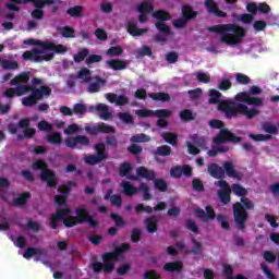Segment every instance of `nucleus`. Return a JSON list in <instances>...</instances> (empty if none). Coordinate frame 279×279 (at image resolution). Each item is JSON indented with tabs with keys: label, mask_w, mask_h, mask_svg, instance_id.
I'll use <instances>...</instances> for the list:
<instances>
[{
	"label": "nucleus",
	"mask_w": 279,
	"mask_h": 279,
	"mask_svg": "<svg viewBox=\"0 0 279 279\" xmlns=\"http://www.w3.org/2000/svg\"><path fill=\"white\" fill-rule=\"evenodd\" d=\"M85 132L88 134H114V128L106 123H101L94 126H85Z\"/></svg>",
	"instance_id": "obj_19"
},
{
	"label": "nucleus",
	"mask_w": 279,
	"mask_h": 279,
	"mask_svg": "<svg viewBox=\"0 0 279 279\" xmlns=\"http://www.w3.org/2000/svg\"><path fill=\"white\" fill-rule=\"evenodd\" d=\"M24 45H34L32 51L23 53L24 60H32L33 62H43L44 60H52L56 53H66L69 50L64 45H56L53 43H45L38 39H28Z\"/></svg>",
	"instance_id": "obj_1"
},
{
	"label": "nucleus",
	"mask_w": 279,
	"mask_h": 279,
	"mask_svg": "<svg viewBox=\"0 0 279 279\" xmlns=\"http://www.w3.org/2000/svg\"><path fill=\"white\" fill-rule=\"evenodd\" d=\"M106 99L110 101V104H114L117 106H125L128 105V97L125 96H119L116 94H106Z\"/></svg>",
	"instance_id": "obj_29"
},
{
	"label": "nucleus",
	"mask_w": 279,
	"mask_h": 279,
	"mask_svg": "<svg viewBox=\"0 0 279 279\" xmlns=\"http://www.w3.org/2000/svg\"><path fill=\"white\" fill-rule=\"evenodd\" d=\"M118 117L120 121H123V123H134V118H132L130 112H120Z\"/></svg>",
	"instance_id": "obj_49"
},
{
	"label": "nucleus",
	"mask_w": 279,
	"mask_h": 279,
	"mask_svg": "<svg viewBox=\"0 0 279 279\" xmlns=\"http://www.w3.org/2000/svg\"><path fill=\"white\" fill-rule=\"evenodd\" d=\"M191 175L192 169L191 166H183V167H173L170 170L171 178H180L181 175Z\"/></svg>",
	"instance_id": "obj_26"
},
{
	"label": "nucleus",
	"mask_w": 279,
	"mask_h": 279,
	"mask_svg": "<svg viewBox=\"0 0 279 279\" xmlns=\"http://www.w3.org/2000/svg\"><path fill=\"white\" fill-rule=\"evenodd\" d=\"M239 137L234 136L230 131L222 129L220 134L213 140V149L207 154L208 156H217L219 153L229 151L230 147L226 143H239Z\"/></svg>",
	"instance_id": "obj_7"
},
{
	"label": "nucleus",
	"mask_w": 279,
	"mask_h": 279,
	"mask_svg": "<svg viewBox=\"0 0 279 279\" xmlns=\"http://www.w3.org/2000/svg\"><path fill=\"white\" fill-rule=\"evenodd\" d=\"M153 208L150 206H145L143 204H138L136 207H135V211L136 213H153Z\"/></svg>",
	"instance_id": "obj_64"
},
{
	"label": "nucleus",
	"mask_w": 279,
	"mask_h": 279,
	"mask_svg": "<svg viewBox=\"0 0 279 279\" xmlns=\"http://www.w3.org/2000/svg\"><path fill=\"white\" fill-rule=\"evenodd\" d=\"M187 149L190 154L197 156V154H199V149H208V147H206V138L193 137L192 142L187 143Z\"/></svg>",
	"instance_id": "obj_17"
},
{
	"label": "nucleus",
	"mask_w": 279,
	"mask_h": 279,
	"mask_svg": "<svg viewBox=\"0 0 279 279\" xmlns=\"http://www.w3.org/2000/svg\"><path fill=\"white\" fill-rule=\"evenodd\" d=\"M209 32H216L220 43H223V45H228L229 47L241 45L243 38H245V34H247L244 27L236 24L216 25L209 28Z\"/></svg>",
	"instance_id": "obj_4"
},
{
	"label": "nucleus",
	"mask_w": 279,
	"mask_h": 279,
	"mask_svg": "<svg viewBox=\"0 0 279 279\" xmlns=\"http://www.w3.org/2000/svg\"><path fill=\"white\" fill-rule=\"evenodd\" d=\"M59 33L61 34V36H63V38H74L75 37V31H73V28L71 27H62L59 28Z\"/></svg>",
	"instance_id": "obj_44"
},
{
	"label": "nucleus",
	"mask_w": 279,
	"mask_h": 279,
	"mask_svg": "<svg viewBox=\"0 0 279 279\" xmlns=\"http://www.w3.org/2000/svg\"><path fill=\"white\" fill-rule=\"evenodd\" d=\"M163 269L166 271H180V269H182V263L181 262L168 263L163 266Z\"/></svg>",
	"instance_id": "obj_42"
},
{
	"label": "nucleus",
	"mask_w": 279,
	"mask_h": 279,
	"mask_svg": "<svg viewBox=\"0 0 279 279\" xmlns=\"http://www.w3.org/2000/svg\"><path fill=\"white\" fill-rule=\"evenodd\" d=\"M70 191H71V187H69V185H61L59 187V193H62L63 195H57L54 197V203L57 204V206H64V204H66L65 195H69Z\"/></svg>",
	"instance_id": "obj_28"
},
{
	"label": "nucleus",
	"mask_w": 279,
	"mask_h": 279,
	"mask_svg": "<svg viewBox=\"0 0 279 279\" xmlns=\"http://www.w3.org/2000/svg\"><path fill=\"white\" fill-rule=\"evenodd\" d=\"M192 254H202V244L195 240H192Z\"/></svg>",
	"instance_id": "obj_54"
},
{
	"label": "nucleus",
	"mask_w": 279,
	"mask_h": 279,
	"mask_svg": "<svg viewBox=\"0 0 279 279\" xmlns=\"http://www.w3.org/2000/svg\"><path fill=\"white\" fill-rule=\"evenodd\" d=\"M107 66L113 71H123V69H126L128 63L125 61L111 59L107 61Z\"/></svg>",
	"instance_id": "obj_33"
},
{
	"label": "nucleus",
	"mask_w": 279,
	"mask_h": 279,
	"mask_svg": "<svg viewBox=\"0 0 279 279\" xmlns=\"http://www.w3.org/2000/svg\"><path fill=\"white\" fill-rule=\"evenodd\" d=\"M33 169L41 171V180L46 182L48 186L56 185V174L49 169H47V163L43 160H37L33 163Z\"/></svg>",
	"instance_id": "obj_15"
},
{
	"label": "nucleus",
	"mask_w": 279,
	"mask_h": 279,
	"mask_svg": "<svg viewBox=\"0 0 279 279\" xmlns=\"http://www.w3.org/2000/svg\"><path fill=\"white\" fill-rule=\"evenodd\" d=\"M130 171H132V166L129 163H123L120 167V175L122 178H128L129 180H138V178H144L145 180H156V172L153 170H147L145 167H140L136 170L137 175L130 174Z\"/></svg>",
	"instance_id": "obj_10"
},
{
	"label": "nucleus",
	"mask_w": 279,
	"mask_h": 279,
	"mask_svg": "<svg viewBox=\"0 0 279 279\" xmlns=\"http://www.w3.org/2000/svg\"><path fill=\"white\" fill-rule=\"evenodd\" d=\"M155 187L158 189V191H167V182L162 179L155 180Z\"/></svg>",
	"instance_id": "obj_58"
},
{
	"label": "nucleus",
	"mask_w": 279,
	"mask_h": 279,
	"mask_svg": "<svg viewBox=\"0 0 279 279\" xmlns=\"http://www.w3.org/2000/svg\"><path fill=\"white\" fill-rule=\"evenodd\" d=\"M123 53V48L120 46L111 47L107 51V56H121Z\"/></svg>",
	"instance_id": "obj_53"
},
{
	"label": "nucleus",
	"mask_w": 279,
	"mask_h": 279,
	"mask_svg": "<svg viewBox=\"0 0 279 279\" xmlns=\"http://www.w3.org/2000/svg\"><path fill=\"white\" fill-rule=\"evenodd\" d=\"M29 199V193H24L23 195L19 196L17 198L13 199V204L15 206H23L25 205V202Z\"/></svg>",
	"instance_id": "obj_48"
},
{
	"label": "nucleus",
	"mask_w": 279,
	"mask_h": 279,
	"mask_svg": "<svg viewBox=\"0 0 279 279\" xmlns=\"http://www.w3.org/2000/svg\"><path fill=\"white\" fill-rule=\"evenodd\" d=\"M63 221L66 228H73V226H77V223H84L86 221L90 228L97 227V220L90 217L86 208H77L76 217L71 216V209H62L57 211V214L51 217V228L56 230L58 228V223Z\"/></svg>",
	"instance_id": "obj_3"
},
{
	"label": "nucleus",
	"mask_w": 279,
	"mask_h": 279,
	"mask_svg": "<svg viewBox=\"0 0 279 279\" xmlns=\"http://www.w3.org/2000/svg\"><path fill=\"white\" fill-rule=\"evenodd\" d=\"M158 156H169L171 154V147L169 146H160L157 148Z\"/></svg>",
	"instance_id": "obj_56"
},
{
	"label": "nucleus",
	"mask_w": 279,
	"mask_h": 279,
	"mask_svg": "<svg viewBox=\"0 0 279 279\" xmlns=\"http://www.w3.org/2000/svg\"><path fill=\"white\" fill-rule=\"evenodd\" d=\"M208 173L213 178H218V179L225 175L223 168L219 167L217 163H213L208 167Z\"/></svg>",
	"instance_id": "obj_35"
},
{
	"label": "nucleus",
	"mask_w": 279,
	"mask_h": 279,
	"mask_svg": "<svg viewBox=\"0 0 279 279\" xmlns=\"http://www.w3.org/2000/svg\"><path fill=\"white\" fill-rule=\"evenodd\" d=\"M47 141L52 145H60L62 143V135L60 133H50L47 135Z\"/></svg>",
	"instance_id": "obj_40"
},
{
	"label": "nucleus",
	"mask_w": 279,
	"mask_h": 279,
	"mask_svg": "<svg viewBox=\"0 0 279 279\" xmlns=\"http://www.w3.org/2000/svg\"><path fill=\"white\" fill-rule=\"evenodd\" d=\"M88 111L89 112H95V111L99 112V117L104 121H109V119H112V111H110L108 106L105 104H98L96 106H90L88 108Z\"/></svg>",
	"instance_id": "obj_20"
},
{
	"label": "nucleus",
	"mask_w": 279,
	"mask_h": 279,
	"mask_svg": "<svg viewBox=\"0 0 279 279\" xmlns=\"http://www.w3.org/2000/svg\"><path fill=\"white\" fill-rule=\"evenodd\" d=\"M19 128H20V130H22L24 132V135L20 136V138H32V136H34V134H36V130L28 129L29 128L28 119H24V120L20 121Z\"/></svg>",
	"instance_id": "obj_24"
},
{
	"label": "nucleus",
	"mask_w": 279,
	"mask_h": 279,
	"mask_svg": "<svg viewBox=\"0 0 279 279\" xmlns=\"http://www.w3.org/2000/svg\"><path fill=\"white\" fill-rule=\"evenodd\" d=\"M264 130L265 132H267V134H278V126L274 124H269V123L265 124Z\"/></svg>",
	"instance_id": "obj_59"
},
{
	"label": "nucleus",
	"mask_w": 279,
	"mask_h": 279,
	"mask_svg": "<svg viewBox=\"0 0 279 279\" xmlns=\"http://www.w3.org/2000/svg\"><path fill=\"white\" fill-rule=\"evenodd\" d=\"M154 10V7L149 4V2H142L137 7V12L141 13L140 15V23H147V14Z\"/></svg>",
	"instance_id": "obj_23"
},
{
	"label": "nucleus",
	"mask_w": 279,
	"mask_h": 279,
	"mask_svg": "<svg viewBox=\"0 0 279 279\" xmlns=\"http://www.w3.org/2000/svg\"><path fill=\"white\" fill-rule=\"evenodd\" d=\"M31 93L28 97H23V95H27ZM51 95V89L49 87H40L39 89H33L29 85H22L16 88H8L4 92V97H23L22 104L26 107L36 106L39 99L43 97H49Z\"/></svg>",
	"instance_id": "obj_5"
},
{
	"label": "nucleus",
	"mask_w": 279,
	"mask_h": 279,
	"mask_svg": "<svg viewBox=\"0 0 279 279\" xmlns=\"http://www.w3.org/2000/svg\"><path fill=\"white\" fill-rule=\"evenodd\" d=\"M182 14H183L184 19L177 20L173 22L174 27H177L179 29L184 27V25H186V20L195 19V12H193V10L191 9V7L189 4L183 5Z\"/></svg>",
	"instance_id": "obj_22"
},
{
	"label": "nucleus",
	"mask_w": 279,
	"mask_h": 279,
	"mask_svg": "<svg viewBox=\"0 0 279 279\" xmlns=\"http://www.w3.org/2000/svg\"><path fill=\"white\" fill-rule=\"evenodd\" d=\"M64 143H65L66 147L80 148V147H86L88 145V143H90V140L87 136L77 135L75 137L65 138Z\"/></svg>",
	"instance_id": "obj_18"
},
{
	"label": "nucleus",
	"mask_w": 279,
	"mask_h": 279,
	"mask_svg": "<svg viewBox=\"0 0 279 279\" xmlns=\"http://www.w3.org/2000/svg\"><path fill=\"white\" fill-rule=\"evenodd\" d=\"M246 10L247 12H250L251 14H256V12H263V14H267V12H269L271 9L269 8V5L262 3V4H256L254 2L248 3L246 5Z\"/></svg>",
	"instance_id": "obj_27"
},
{
	"label": "nucleus",
	"mask_w": 279,
	"mask_h": 279,
	"mask_svg": "<svg viewBox=\"0 0 279 279\" xmlns=\"http://www.w3.org/2000/svg\"><path fill=\"white\" fill-rule=\"evenodd\" d=\"M157 221L158 220L156 219V217L146 219L145 223H146V228H147L148 232H156Z\"/></svg>",
	"instance_id": "obj_46"
},
{
	"label": "nucleus",
	"mask_w": 279,
	"mask_h": 279,
	"mask_svg": "<svg viewBox=\"0 0 279 279\" xmlns=\"http://www.w3.org/2000/svg\"><path fill=\"white\" fill-rule=\"evenodd\" d=\"M87 110L88 108H86L83 104H77L74 106L75 114H86Z\"/></svg>",
	"instance_id": "obj_62"
},
{
	"label": "nucleus",
	"mask_w": 279,
	"mask_h": 279,
	"mask_svg": "<svg viewBox=\"0 0 279 279\" xmlns=\"http://www.w3.org/2000/svg\"><path fill=\"white\" fill-rule=\"evenodd\" d=\"M195 215L199 219H203V221H210V219H215V210L213 207H206V211L203 209L196 208Z\"/></svg>",
	"instance_id": "obj_25"
},
{
	"label": "nucleus",
	"mask_w": 279,
	"mask_h": 279,
	"mask_svg": "<svg viewBox=\"0 0 279 279\" xmlns=\"http://www.w3.org/2000/svg\"><path fill=\"white\" fill-rule=\"evenodd\" d=\"M223 271H225V275L227 276V279H245V277L241 275H239L238 277H230V275L232 274V266L230 265H225Z\"/></svg>",
	"instance_id": "obj_51"
},
{
	"label": "nucleus",
	"mask_w": 279,
	"mask_h": 279,
	"mask_svg": "<svg viewBox=\"0 0 279 279\" xmlns=\"http://www.w3.org/2000/svg\"><path fill=\"white\" fill-rule=\"evenodd\" d=\"M23 3H34L35 8H38V9L32 12L33 19H43V10H40V8H43L45 3H48L49 5H51L53 1L52 0H10V2L7 3V10H9V12H19L21 9L17 5H21Z\"/></svg>",
	"instance_id": "obj_8"
},
{
	"label": "nucleus",
	"mask_w": 279,
	"mask_h": 279,
	"mask_svg": "<svg viewBox=\"0 0 279 279\" xmlns=\"http://www.w3.org/2000/svg\"><path fill=\"white\" fill-rule=\"evenodd\" d=\"M43 254H45V251L43 248L31 247L23 253V256H24V258L29 260V258H32V256H43Z\"/></svg>",
	"instance_id": "obj_36"
},
{
	"label": "nucleus",
	"mask_w": 279,
	"mask_h": 279,
	"mask_svg": "<svg viewBox=\"0 0 279 279\" xmlns=\"http://www.w3.org/2000/svg\"><path fill=\"white\" fill-rule=\"evenodd\" d=\"M149 141V136L145 134H137L131 137V143H147Z\"/></svg>",
	"instance_id": "obj_50"
},
{
	"label": "nucleus",
	"mask_w": 279,
	"mask_h": 279,
	"mask_svg": "<svg viewBox=\"0 0 279 279\" xmlns=\"http://www.w3.org/2000/svg\"><path fill=\"white\" fill-rule=\"evenodd\" d=\"M205 7L207 8L208 12L215 16H226V13L219 10L215 0H205Z\"/></svg>",
	"instance_id": "obj_30"
},
{
	"label": "nucleus",
	"mask_w": 279,
	"mask_h": 279,
	"mask_svg": "<svg viewBox=\"0 0 279 279\" xmlns=\"http://www.w3.org/2000/svg\"><path fill=\"white\" fill-rule=\"evenodd\" d=\"M223 169L229 178H239V175L234 171V166L232 165V162H225Z\"/></svg>",
	"instance_id": "obj_43"
},
{
	"label": "nucleus",
	"mask_w": 279,
	"mask_h": 279,
	"mask_svg": "<svg viewBox=\"0 0 279 279\" xmlns=\"http://www.w3.org/2000/svg\"><path fill=\"white\" fill-rule=\"evenodd\" d=\"M172 111L169 109H161V110H149V109H140L135 111L137 117L146 119L147 117H157L159 118L157 121L158 128H167L168 122L167 118L171 117Z\"/></svg>",
	"instance_id": "obj_12"
},
{
	"label": "nucleus",
	"mask_w": 279,
	"mask_h": 279,
	"mask_svg": "<svg viewBox=\"0 0 279 279\" xmlns=\"http://www.w3.org/2000/svg\"><path fill=\"white\" fill-rule=\"evenodd\" d=\"M121 189L124 195H128L129 197H132V195H136L138 191H142L143 193V199L145 202H149L151 199V193L149 192V186L145 183H142L140 187L132 185L129 181H123L121 183Z\"/></svg>",
	"instance_id": "obj_14"
},
{
	"label": "nucleus",
	"mask_w": 279,
	"mask_h": 279,
	"mask_svg": "<svg viewBox=\"0 0 279 279\" xmlns=\"http://www.w3.org/2000/svg\"><path fill=\"white\" fill-rule=\"evenodd\" d=\"M193 77L197 80L198 82H202L203 84H208L210 82V74L204 72V71H198L193 74Z\"/></svg>",
	"instance_id": "obj_37"
},
{
	"label": "nucleus",
	"mask_w": 279,
	"mask_h": 279,
	"mask_svg": "<svg viewBox=\"0 0 279 279\" xmlns=\"http://www.w3.org/2000/svg\"><path fill=\"white\" fill-rule=\"evenodd\" d=\"M88 56V49L84 48L81 51H78L76 54H74V62H84V59Z\"/></svg>",
	"instance_id": "obj_47"
},
{
	"label": "nucleus",
	"mask_w": 279,
	"mask_h": 279,
	"mask_svg": "<svg viewBox=\"0 0 279 279\" xmlns=\"http://www.w3.org/2000/svg\"><path fill=\"white\" fill-rule=\"evenodd\" d=\"M150 99H154V101H169L170 97L169 94L165 93H151L149 94Z\"/></svg>",
	"instance_id": "obj_41"
},
{
	"label": "nucleus",
	"mask_w": 279,
	"mask_h": 279,
	"mask_svg": "<svg viewBox=\"0 0 279 279\" xmlns=\"http://www.w3.org/2000/svg\"><path fill=\"white\" fill-rule=\"evenodd\" d=\"M28 82L29 72H22L11 81V84L12 86H21V84H27Z\"/></svg>",
	"instance_id": "obj_31"
},
{
	"label": "nucleus",
	"mask_w": 279,
	"mask_h": 279,
	"mask_svg": "<svg viewBox=\"0 0 279 279\" xmlns=\"http://www.w3.org/2000/svg\"><path fill=\"white\" fill-rule=\"evenodd\" d=\"M68 14H70V16H82V7L71 8L68 10Z\"/></svg>",
	"instance_id": "obj_63"
},
{
	"label": "nucleus",
	"mask_w": 279,
	"mask_h": 279,
	"mask_svg": "<svg viewBox=\"0 0 279 279\" xmlns=\"http://www.w3.org/2000/svg\"><path fill=\"white\" fill-rule=\"evenodd\" d=\"M155 19H157L156 27L160 32V35L157 37L158 43H165L166 40H169L173 36V33H171V29L167 24H165V21H169L171 19V15L165 11H157L153 14Z\"/></svg>",
	"instance_id": "obj_9"
},
{
	"label": "nucleus",
	"mask_w": 279,
	"mask_h": 279,
	"mask_svg": "<svg viewBox=\"0 0 279 279\" xmlns=\"http://www.w3.org/2000/svg\"><path fill=\"white\" fill-rule=\"evenodd\" d=\"M236 21H241L244 24L252 23V21H254V15L244 13V14L238 15Z\"/></svg>",
	"instance_id": "obj_52"
},
{
	"label": "nucleus",
	"mask_w": 279,
	"mask_h": 279,
	"mask_svg": "<svg viewBox=\"0 0 279 279\" xmlns=\"http://www.w3.org/2000/svg\"><path fill=\"white\" fill-rule=\"evenodd\" d=\"M209 104H218V110H221L227 119H233L238 114H243L247 119H254L258 114V110L254 108L250 109L243 104L223 100L221 93L216 89L209 90Z\"/></svg>",
	"instance_id": "obj_2"
},
{
	"label": "nucleus",
	"mask_w": 279,
	"mask_h": 279,
	"mask_svg": "<svg viewBox=\"0 0 279 279\" xmlns=\"http://www.w3.org/2000/svg\"><path fill=\"white\" fill-rule=\"evenodd\" d=\"M126 29L131 36H143L144 34H147V28H137L136 23L134 22H129Z\"/></svg>",
	"instance_id": "obj_32"
},
{
	"label": "nucleus",
	"mask_w": 279,
	"mask_h": 279,
	"mask_svg": "<svg viewBox=\"0 0 279 279\" xmlns=\"http://www.w3.org/2000/svg\"><path fill=\"white\" fill-rule=\"evenodd\" d=\"M94 83H90L87 87L88 93H99V88L104 86V81L99 76L93 77Z\"/></svg>",
	"instance_id": "obj_34"
},
{
	"label": "nucleus",
	"mask_w": 279,
	"mask_h": 279,
	"mask_svg": "<svg viewBox=\"0 0 279 279\" xmlns=\"http://www.w3.org/2000/svg\"><path fill=\"white\" fill-rule=\"evenodd\" d=\"M130 250L129 244H121L113 253H107L104 255V271L106 274H110L114 269V263L119 260V258L123 257V252H128Z\"/></svg>",
	"instance_id": "obj_11"
},
{
	"label": "nucleus",
	"mask_w": 279,
	"mask_h": 279,
	"mask_svg": "<svg viewBox=\"0 0 279 279\" xmlns=\"http://www.w3.org/2000/svg\"><path fill=\"white\" fill-rule=\"evenodd\" d=\"M235 80L238 84H250V77H247V75L242 73L235 74Z\"/></svg>",
	"instance_id": "obj_57"
},
{
	"label": "nucleus",
	"mask_w": 279,
	"mask_h": 279,
	"mask_svg": "<svg viewBox=\"0 0 279 279\" xmlns=\"http://www.w3.org/2000/svg\"><path fill=\"white\" fill-rule=\"evenodd\" d=\"M97 155H85L84 161L86 165H99L102 160H106L108 158V155L106 154V144L99 143L95 146Z\"/></svg>",
	"instance_id": "obj_16"
},
{
	"label": "nucleus",
	"mask_w": 279,
	"mask_h": 279,
	"mask_svg": "<svg viewBox=\"0 0 279 279\" xmlns=\"http://www.w3.org/2000/svg\"><path fill=\"white\" fill-rule=\"evenodd\" d=\"M162 138L170 145H175V143H178V135L173 133H165L162 134Z\"/></svg>",
	"instance_id": "obj_45"
},
{
	"label": "nucleus",
	"mask_w": 279,
	"mask_h": 279,
	"mask_svg": "<svg viewBox=\"0 0 279 279\" xmlns=\"http://www.w3.org/2000/svg\"><path fill=\"white\" fill-rule=\"evenodd\" d=\"M260 93L262 90L259 87L253 86L250 88L248 93H239L235 96V101L247 104L248 106H263V100L254 97V95H260Z\"/></svg>",
	"instance_id": "obj_13"
},
{
	"label": "nucleus",
	"mask_w": 279,
	"mask_h": 279,
	"mask_svg": "<svg viewBox=\"0 0 279 279\" xmlns=\"http://www.w3.org/2000/svg\"><path fill=\"white\" fill-rule=\"evenodd\" d=\"M95 62H101V56L92 54L85 60L86 64H95Z\"/></svg>",
	"instance_id": "obj_60"
},
{
	"label": "nucleus",
	"mask_w": 279,
	"mask_h": 279,
	"mask_svg": "<svg viewBox=\"0 0 279 279\" xmlns=\"http://www.w3.org/2000/svg\"><path fill=\"white\" fill-rule=\"evenodd\" d=\"M217 185L221 189L218 191L219 199L222 204H228L230 202V193H232V189L226 181H218Z\"/></svg>",
	"instance_id": "obj_21"
},
{
	"label": "nucleus",
	"mask_w": 279,
	"mask_h": 279,
	"mask_svg": "<svg viewBox=\"0 0 279 279\" xmlns=\"http://www.w3.org/2000/svg\"><path fill=\"white\" fill-rule=\"evenodd\" d=\"M82 126H80L78 124H70L68 125L66 129H64V134H66L68 136H73V134H80V132H82Z\"/></svg>",
	"instance_id": "obj_39"
},
{
	"label": "nucleus",
	"mask_w": 279,
	"mask_h": 279,
	"mask_svg": "<svg viewBox=\"0 0 279 279\" xmlns=\"http://www.w3.org/2000/svg\"><path fill=\"white\" fill-rule=\"evenodd\" d=\"M180 118L183 120V121H191L194 119L193 117V112H191V110H183L180 112Z\"/></svg>",
	"instance_id": "obj_55"
},
{
	"label": "nucleus",
	"mask_w": 279,
	"mask_h": 279,
	"mask_svg": "<svg viewBox=\"0 0 279 279\" xmlns=\"http://www.w3.org/2000/svg\"><path fill=\"white\" fill-rule=\"evenodd\" d=\"M264 259L266 263H276V255L271 251L264 253Z\"/></svg>",
	"instance_id": "obj_61"
},
{
	"label": "nucleus",
	"mask_w": 279,
	"mask_h": 279,
	"mask_svg": "<svg viewBox=\"0 0 279 279\" xmlns=\"http://www.w3.org/2000/svg\"><path fill=\"white\" fill-rule=\"evenodd\" d=\"M232 191L234 195L242 197L241 203H235L233 205V217L239 228L243 230V223L247 221V211L245 210H253L254 203L250 201V198H244L247 195V190H245V187L241 186L240 184H233Z\"/></svg>",
	"instance_id": "obj_6"
},
{
	"label": "nucleus",
	"mask_w": 279,
	"mask_h": 279,
	"mask_svg": "<svg viewBox=\"0 0 279 279\" xmlns=\"http://www.w3.org/2000/svg\"><path fill=\"white\" fill-rule=\"evenodd\" d=\"M77 80H81V82H90L93 80V76L90 74V70L83 68L78 73H77Z\"/></svg>",
	"instance_id": "obj_38"
}]
</instances>
